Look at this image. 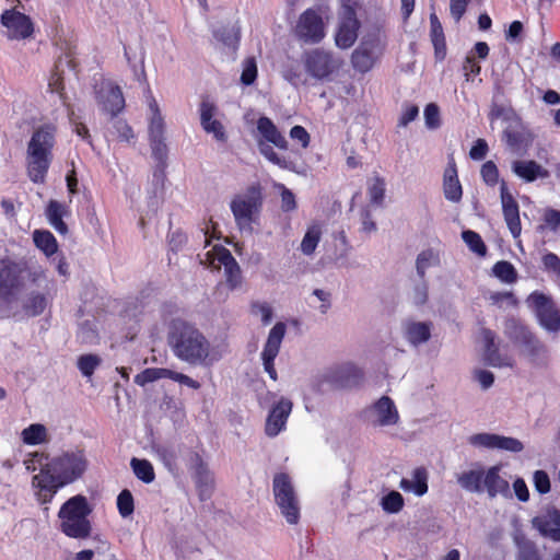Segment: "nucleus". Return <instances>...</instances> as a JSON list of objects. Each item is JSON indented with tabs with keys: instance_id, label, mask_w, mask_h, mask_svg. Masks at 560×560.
I'll use <instances>...</instances> for the list:
<instances>
[{
	"instance_id": "nucleus-1",
	"label": "nucleus",
	"mask_w": 560,
	"mask_h": 560,
	"mask_svg": "<svg viewBox=\"0 0 560 560\" xmlns=\"http://www.w3.org/2000/svg\"><path fill=\"white\" fill-rule=\"evenodd\" d=\"M167 342L174 355L190 365H208L211 363V343L207 337L191 323L183 319L172 320Z\"/></svg>"
},
{
	"instance_id": "nucleus-2",
	"label": "nucleus",
	"mask_w": 560,
	"mask_h": 560,
	"mask_svg": "<svg viewBox=\"0 0 560 560\" xmlns=\"http://www.w3.org/2000/svg\"><path fill=\"white\" fill-rule=\"evenodd\" d=\"M57 126L46 122L34 129L26 148V171L35 184H43L54 160Z\"/></svg>"
},
{
	"instance_id": "nucleus-3",
	"label": "nucleus",
	"mask_w": 560,
	"mask_h": 560,
	"mask_svg": "<svg viewBox=\"0 0 560 560\" xmlns=\"http://www.w3.org/2000/svg\"><path fill=\"white\" fill-rule=\"evenodd\" d=\"M88 467L83 451L67 452L47 463L34 477L39 490H58L79 479Z\"/></svg>"
},
{
	"instance_id": "nucleus-4",
	"label": "nucleus",
	"mask_w": 560,
	"mask_h": 560,
	"mask_svg": "<svg viewBox=\"0 0 560 560\" xmlns=\"http://www.w3.org/2000/svg\"><path fill=\"white\" fill-rule=\"evenodd\" d=\"M505 336L522 348L529 363L537 368H547L549 350L547 346L520 319L510 317L504 322Z\"/></svg>"
},
{
	"instance_id": "nucleus-5",
	"label": "nucleus",
	"mask_w": 560,
	"mask_h": 560,
	"mask_svg": "<svg viewBox=\"0 0 560 560\" xmlns=\"http://www.w3.org/2000/svg\"><path fill=\"white\" fill-rule=\"evenodd\" d=\"M24 287V268L9 258L0 259V318L8 319L15 315L12 304L18 301Z\"/></svg>"
},
{
	"instance_id": "nucleus-6",
	"label": "nucleus",
	"mask_w": 560,
	"mask_h": 560,
	"mask_svg": "<svg viewBox=\"0 0 560 560\" xmlns=\"http://www.w3.org/2000/svg\"><path fill=\"white\" fill-rule=\"evenodd\" d=\"M262 201V189L259 184H253L244 192L233 197L230 209L241 231L253 232V224L259 218Z\"/></svg>"
},
{
	"instance_id": "nucleus-7",
	"label": "nucleus",
	"mask_w": 560,
	"mask_h": 560,
	"mask_svg": "<svg viewBox=\"0 0 560 560\" xmlns=\"http://www.w3.org/2000/svg\"><path fill=\"white\" fill-rule=\"evenodd\" d=\"M362 9L361 0H340L335 44L340 49H348L358 39L361 22L358 12Z\"/></svg>"
},
{
	"instance_id": "nucleus-8",
	"label": "nucleus",
	"mask_w": 560,
	"mask_h": 560,
	"mask_svg": "<svg viewBox=\"0 0 560 560\" xmlns=\"http://www.w3.org/2000/svg\"><path fill=\"white\" fill-rule=\"evenodd\" d=\"M294 34L298 39L308 44H318L325 38L326 26L319 7L308 8L300 14Z\"/></svg>"
},
{
	"instance_id": "nucleus-9",
	"label": "nucleus",
	"mask_w": 560,
	"mask_h": 560,
	"mask_svg": "<svg viewBox=\"0 0 560 560\" xmlns=\"http://www.w3.org/2000/svg\"><path fill=\"white\" fill-rule=\"evenodd\" d=\"M302 61L305 71L316 80L328 79L339 68L334 54L323 48H313L304 51Z\"/></svg>"
},
{
	"instance_id": "nucleus-10",
	"label": "nucleus",
	"mask_w": 560,
	"mask_h": 560,
	"mask_svg": "<svg viewBox=\"0 0 560 560\" xmlns=\"http://www.w3.org/2000/svg\"><path fill=\"white\" fill-rule=\"evenodd\" d=\"M56 295L55 282L47 281L43 290L30 291L22 301V311L27 317L40 316L50 307Z\"/></svg>"
},
{
	"instance_id": "nucleus-11",
	"label": "nucleus",
	"mask_w": 560,
	"mask_h": 560,
	"mask_svg": "<svg viewBox=\"0 0 560 560\" xmlns=\"http://www.w3.org/2000/svg\"><path fill=\"white\" fill-rule=\"evenodd\" d=\"M95 100L103 112L116 117L125 108V97L119 85L114 82H102L95 89Z\"/></svg>"
},
{
	"instance_id": "nucleus-12",
	"label": "nucleus",
	"mask_w": 560,
	"mask_h": 560,
	"mask_svg": "<svg viewBox=\"0 0 560 560\" xmlns=\"http://www.w3.org/2000/svg\"><path fill=\"white\" fill-rule=\"evenodd\" d=\"M362 377V371L352 363L336 364L324 374V381L337 389L358 386Z\"/></svg>"
},
{
	"instance_id": "nucleus-13",
	"label": "nucleus",
	"mask_w": 560,
	"mask_h": 560,
	"mask_svg": "<svg viewBox=\"0 0 560 560\" xmlns=\"http://www.w3.org/2000/svg\"><path fill=\"white\" fill-rule=\"evenodd\" d=\"M219 108L208 96L202 97L199 104L200 126L206 133L219 142H226L228 135L224 125L217 118Z\"/></svg>"
},
{
	"instance_id": "nucleus-14",
	"label": "nucleus",
	"mask_w": 560,
	"mask_h": 560,
	"mask_svg": "<svg viewBox=\"0 0 560 560\" xmlns=\"http://www.w3.org/2000/svg\"><path fill=\"white\" fill-rule=\"evenodd\" d=\"M1 24L8 30L10 39H26L34 33L32 19L15 9L4 10L0 16Z\"/></svg>"
},
{
	"instance_id": "nucleus-15",
	"label": "nucleus",
	"mask_w": 560,
	"mask_h": 560,
	"mask_svg": "<svg viewBox=\"0 0 560 560\" xmlns=\"http://www.w3.org/2000/svg\"><path fill=\"white\" fill-rule=\"evenodd\" d=\"M528 301L535 307L539 323L544 328L550 331L560 330V313L549 296L535 291L529 295Z\"/></svg>"
},
{
	"instance_id": "nucleus-16",
	"label": "nucleus",
	"mask_w": 560,
	"mask_h": 560,
	"mask_svg": "<svg viewBox=\"0 0 560 560\" xmlns=\"http://www.w3.org/2000/svg\"><path fill=\"white\" fill-rule=\"evenodd\" d=\"M285 324L278 322L269 331L267 341L261 352L264 369L271 380L277 381L278 375L275 369V359L277 358L281 342L285 335Z\"/></svg>"
},
{
	"instance_id": "nucleus-17",
	"label": "nucleus",
	"mask_w": 560,
	"mask_h": 560,
	"mask_svg": "<svg viewBox=\"0 0 560 560\" xmlns=\"http://www.w3.org/2000/svg\"><path fill=\"white\" fill-rule=\"evenodd\" d=\"M469 443L476 447L501 450L512 453H520L524 450V445L520 440L494 433L474 434L469 438Z\"/></svg>"
},
{
	"instance_id": "nucleus-18",
	"label": "nucleus",
	"mask_w": 560,
	"mask_h": 560,
	"mask_svg": "<svg viewBox=\"0 0 560 560\" xmlns=\"http://www.w3.org/2000/svg\"><path fill=\"white\" fill-rule=\"evenodd\" d=\"M500 199L502 205V213L506 226L513 238H518L522 233V223L520 218V206L512 194L509 191L506 183L501 182Z\"/></svg>"
},
{
	"instance_id": "nucleus-19",
	"label": "nucleus",
	"mask_w": 560,
	"mask_h": 560,
	"mask_svg": "<svg viewBox=\"0 0 560 560\" xmlns=\"http://www.w3.org/2000/svg\"><path fill=\"white\" fill-rule=\"evenodd\" d=\"M443 194L446 200L458 203L463 198V187L458 178L456 161L453 154L448 155L443 172Z\"/></svg>"
},
{
	"instance_id": "nucleus-20",
	"label": "nucleus",
	"mask_w": 560,
	"mask_h": 560,
	"mask_svg": "<svg viewBox=\"0 0 560 560\" xmlns=\"http://www.w3.org/2000/svg\"><path fill=\"white\" fill-rule=\"evenodd\" d=\"M481 335L485 341V362L493 368H513V358L500 353L499 346L495 343V334L491 329L483 328Z\"/></svg>"
},
{
	"instance_id": "nucleus-21",
	"label": "nucleus",
	"mask_w": 560,
	"mask_h": 560,
	"mask_svg": "<svg viewBox=\"0 0 560 560\" xmlns=\"http://www.w3.org/2000/svg\"><path fill=\"white\" fill-rule=\"evenodd\" d=\"M280 515L289 525H296L301 517V501L296 492H273Z\"/></svg>"
},
{
	"instance_id": "nucleus-22",
	"label": "nucleus",
	"mask_w": 560,
	"mask_h": 560,
	"mask_svg": "<svg viewBox=\"0 0 560 560\" xmlns=\"http://www.w3.org/2000/svg\"><path fill=\"white\" fill-rule=\"evenodd\" d=\"M189 470L199 490H209L214 487V475L202 456L197 452L190 454Z\"/></svg>"
},
{
	"instance_id": "nucleus-23",
	"label": "nucleus",
	"mask_w": 560,
	"mask_h": 560,
	"mask_svg": "<svg viewBox=\"0 0 560 560\" xmlns=\"http://www.w3.org/2000/svg\"><path fill=\"white\" fill-rule=\"evenodd\" d=\"M292 410V402L289 399H281L275 405L267 418L265 431L268 436H276L284 428L287 419Z\"/></svg>"
},
{
	"instance_id": "nucleus-24",
	"label": "nucleus",
	"mask_w": 560,
	"mask_h": 560,
	"mask_svg": "<svg viewBox=\"0 0 560 560\" xmlns=\"http://www.w3.org/2000/svg\"><path fill=\"white\" fill-rule=\"evenodd\" d=\"M512 172L526 183L538 178H548L550 173L535 160H516L512 162Z\"/></svg>"
},
{
	"instance_id": "nucleus-25",
	"label": "nucleus",
	"mask_w": 560,
	"mask_h": 560,
	"mask_svg": "<svg viewBox=\"0 0 560 560\" xmlns=\"http://www.w3.org/2000/svg\"><path fill=\"white\" fill-rule=\"evenodd\" d=\"M61 518V530L72 538H86L91 533V524L86 517L77 515H59Z\"/></svg>"
},
{
	"instance_id": "nucleus-26",
	"label": "nucleus",
	"mask_w": 560,
	"mask_h": 560,
	"mask_svg": "<svg viewBox=\"0 0 560 560\" xmlns=\"http://www.w3.org/2000/svg\"><path fill=\"white\" fill-rule=\"evenodd\" d=\"M257 130L267 142L272 143L276 148L280 150L288 149L289 143L285 137L269 117L261 116L258 118Z\"/></svg>"
},
{
	"instance_id": "nucleus-27",
	"label": "nucleus",
	"mask_w": 560,
	"mask_h": 560,
	"mask_svg": "<svg viewBox=\"0 0 560 560\" xmlns=\"http://www.w3.org/2000/svg\"><path fill=\"white\" fill-rule=\"evenodd\" d=\"M46 217L50 225L61 235L68 233V225L62 218L70 213L69 207L57 200H50L46 207Z\"/></svg>"
},
{
	"instance_id": "nucleus-28",
	"label": "nucleus",
	"mask_w": 560,
	"mask_h": 560,
	"mask_svg": "<svg viewBox=\"0 0 560 560\" xmlns=\"http://www.w3.org/2000/svg\"><path fill=\"white\" fill-rule=\"evenodd\" d=\"M374 411L377 416V424L382 427L396 424L399 419L394 401L388 396H382L374 404Z\"/></svg>"
},
{
	"instance_id": "nucleus-29",
	"label": "nucleus",
	"mask_w": 560,
	"mask_h": 560,
	"mask_svg": "<svg viewBox=\"0 0 560 560\" xmlns=\"http://www.w3.org/2000/svg\"><path fill=\"white\" fill-rule=\"evenodd\" d=\"M430 37L436 59H444L446 55V42L443 26L435 13L430 14Z\"/></svg>"
},
{
	"instance_id": "nucleus-30",
	"label": "nucleus",
	"mask_w": 560,
	"mask_h": 560,
	"mask_svg": "<svg viewBox=\"0 0 560 560\" xmlns=\"http://www.w3.org/2000/svg\"><path fill=\"white\" fill-rule=\"evenodd\" d=\"M431 326L427 322H408L405 328L407 340L413 346L427 342L431 337Z\"/></svg>"
},
{
	"instance_id": "nucleus-31",
	"label": "nucleus",
	"mask_w": 560,
	"mask_h": 560,
	"mask_svg": "<svg viewBox=\"0 0 560 560\" xmlns=\"http://www.w3.org/2000/svg\"><path fill=\"white\" fill-rule=\"evenodd\" d=\"M149 142L152 151V156L156 161L154 176L164 178L168 156V149L165 142V138L149 140Z\"/></svg>"
},
{
	"instance_id": "nucleus-32",
	"label": "nucleus",
	"mask_w": 560,
	"mask_h": 560,
	"mask_svg": "<svg viewBox=\"0 0 560 560\" xmlns=\"http://www.w3.org/2000/svg\"><path fill=\"white\" fill-rule=\"evenodd\" d=\"M514 542L517 548V560H541L537 545L524 536L516 535Z\"/></svg>"
},
{
	"instance_id": "nucleus-33",
	"label": "nucleus",
	"mask_w": 560,
	"mask_h": 560,
	"mask_svg": "<svg viewBox=\"0 0 560 560\" xmlns=\"http://www.w3.org/2000/svg\"><path fill=\"white\" fill-rule=\"evenodd\" d=\"M33 240L37 248H39L46 256L50 257L58 250V243L50 231L35 230Z\"/></svg>"
},
{
	"instance_id": "nucleus-34",
	"label": "nucleus",
	"mask_w": 560,
	"mask_h": 560,
	"mask_svg": "<svg viewBox=\"0 0 560 560\" xmlns=\"http://www.w3.org/2000/svg\"><path fill=\"white\" fill-rule=\"evenodd\" d=\"M91 509L86 499L82 495H75L68 500L60 509L59 515H77L79 517H86Z\"/></svg>"
},
{
	"instance_id": "nucleus-35",
	"label": "nucleus",
	"mask_w": 560,
	"mask_h": 560,
	"mask_svg": "<svg viewBox=\"0 0 560 560\" xmlns=\"http://www.w3.org/2000/svg\"><path fill=\"white\" fill-rule=\"evenodd\" d=\"M375 59L371 50L359 47L351 55L353 68L362 73L370 71L374 66Z\"/></svg>"
},
{
	"instance_id": "nucleus-36",
	"label": "nucleus",
	"mask_w": 560,
	"mask_h": 560,
	"mask_svg": "<svg viewBox=\"0 0 560 560\" xmlns=\"http://www.w3.org/2000/svg\"><path fill=\"white\" fill-rule=\"evenodd\" d=\"M492 273L501 282L508 284L516 282L518 278V273L515 267L508 260L497 261L492 267Z\"/></svg>"
},
{
	"instance_id": "nucleus-37",
	"label": "nucleus",
	"mask_w": 560,
	"mask_h": 560,
	"mask_svg": "<svg viewBox=\"0 0 560 560\" xmlns=\"http://www.w3.org/2000/svg\"><path fill=\"white\" fill-rule=\"evenodd\" d=\"M150 108L152 110V117L149 124V140L163 139L165 129L164 119L154 100L150 103Z\"/></svg>"
},
{
	"instance_id": "nucleus-38",
	"label": "nucleus",
	"mask_w": 560,
	"mask_h": 560,
	"mask_svg": "<svg viewBox=\"0 0 560 560\" xmlns=\"http://www.w3.org/2000/svg\"><path fill=\"white\" fill-rule=\"evenodd\" d=\"M322 237V229L318 224L308 226L304 237L301 242V250L304 255L310 256L314 254Z\"/></svg>"
},
{
	"instance_id": "nucleus-39",
	"label": "nucleus",
	"mask_w": 560,
	"mask_h": 560,
	"mask_svg": "<svg viewBox=\"0 0 560 560\" xmlns=\"http://www.w3.org/2000/svg\"><path fill=\"white\" fill-rule=\"evenodd\" d=\"M170 369L148 368L135 376V383L144 386L161 378H170Z\"/></svg>"
},
{
	"instance_id": "nucleus-40",
	"label": "nucleus",
	"mask_w": 560,
	"mask_h": 560,
	"mask_svg": "<svg viewBox=\"0 0 560 560\" xmlns=\"http://www.w3.org/2000/svg\"><path fill=\"white\" fill-rule=\"evenodd\" d=\"M534 524L542 536L549 537L555 541H560V515L544 521L535 518Z\"/></svg>"
},
{
	"instance_id": "nucleus-41",
	"label": "nucleus",
	"mask_w": 560,
	"mask_h": 560,
	"mask_svg": "<svg viewBox=\"0 0 560 560\" xmlns=\"http://www.w3.org/2000/svg\"><path fill=\"white\" fill-rule=\"evenodd\" d=\"M500 467L493 466L483 472L482 483L487 490H509V481L500 476Z\"/></svg>"
},
{
	"instance_id": "nucleus-42",
	"label": "nucleus",
	"mask_w": 560,
	"mask_h": 560,
	"mask_svg": "<svg viewBox=\"0 0 560 560\" xmlns=\"http://www.w3.org/2000/svg\"><path fill=\"white\" fill-rule=\"evenodd\" d=\"M47 439V430L45 425L34 423L22 431V440L27 445L42 444Z\"/></svg>"
},
{
	"instance_id": "nucleus-43",
	"label": "nucleus",
	"mask_w": 560,
	"mask_h": 560,
	"mask_svg": "<svg viewBox=\"0 0 560 560\" xmlns=\"http://www.w3.org/2000/svg\"><path fill=\"white\" fill-rule=\"evenodd\" d=\"M400 487L404 490H428V472L424 467H418L413 470V479L402 478Z\"/></svg>"
},
{
	"instance_id": "nucleus-44",
	"label": "nucleus",
	"mask_w": 560,
	"mask_h": 560,
	"mask_svg": "<svg viewBox=\"0 0 560 560\" xmlns=\"http://www.w3.org/2000/svg\"><path fill=\"white\" fill-rule=\"evenodd\" d=\"M462 237L472 253L481 257L486 256L487 246L477 232L471 230L464 231Z\"/></svg>"
},
{
	"instance_id": "nucleus-45",
	"label": "nucleus",
	"mask_w": 560,
	"mask_h": 560,
	"mask_svg": "<svg viewBox=\"0 0 560 560\" xmlns=\"http://www.w3.org/2000/svg\"><path fill=\"white\" fill-rule=\"evenodd\" d=\"M131 467L135 475L143 482H151L154 479V470L151 463L147 459L132 458Z\"/></svg>"
},
{
	"instance_id": "nucleus-46",
	"label": "nucleus",
	"mask_w": 560,
	"mask_h": 560,
	"mask_svg": "<svg viewBox=\"0 0 560 560\" xmlns=\"http://www.w3.org/2000/svg\"><path fill=\"white\" fill-rule=\"evenodd\" d=\"M258 74L257 62L255 57H247L242 63L241 82L244 85L253 84Z\"/></svg>"
},
{
	"instance_id": "nucleus-47",
	"label": "nucleus",
	"mask_w": 560,
	"mask_h": 560,
	"mask_svg": "<svg viewBox=\"0 0 560 560\" xmlns=\"http://www.w3.org/2000/svg\"><path fill=\"white\" fill-rule=\"evenodd\" d=\"M480 176L487 186L494 187L499 183V168L493 161H487L481 165Z\"/></svg>"
},
{
	"instance_id": "nucleus-48",
	"label": "nucleus",
	"mask_w": 560,
	"mask_h": 560,
	"mask_svg": "<svg viewBox=\"0 0 560 560\" xmlns=\"http://www.w3.org/2000/svg\"><path fill=\"white\" fill-rule=\"evenodd\" d=\"M381 505L387 513H398L404 506V499L400 492H388L382 498Z\"/></svg>"
},
{
	"instance_id": "nucleus-49",
	"label": "nucleus",
	"mask_w": 560,
	"mask_h": 560,
	"mask_svg": "<svg viewBox=\"0 0 560 560\" xmlns=\"http://www.w3.org/2000/svg\"><path fill=\"white\" fill-rule=\"evenodd\" d=\"M100 364L101 359L96 354H83L78 359V369L88 377L93 375Z\"/></svg>"
},
{
	"instance_id": "nucleus-50",
	"label": "nucleus",
	"mask_w": 560,
	"mask_h": 560,
	"mask_svg": "<svg viewBox=\"0 0 560 560\" xmlns=\"http://www.w3.org/2000/svg\"><path fill=\"white\" fill-rule=\"evenodd\" d=\"M489 301L491 304L500 308H502L504 304L512 307H516L518 305V300L511 291L491 292L489 295Z\"/></svg>"
},
{
	"instance_id": "nucleus-51",
	"label": "nucleus",
	"mask_w": 560,
	"mask_h": 560,
	"mask_svg": "<svg viewBox=\"0 0 560 560\" xmlns=\"http://www.w3.org/2000/svg\"><path fill=\"white\" fill-rule=\"evenodd\" d=\"M369 196L372 203L382 205L385 197V180L380 176L373 178L369 186Z\"/></svg>"
},
{
	"instance_id": "nucleus-52",
	"label": "nucleus",
	"mask_w": 560,
	"mask_h": 560,
	"mask_svg": "<svg viewBox=\"0 0 560 560\" xmlns=\"http://www.w3.org/2000/svg\"><path fill=\"white\" fill-rule=\"evenodd\" d=\"M483 471L470 470L464 472L459 477V482L464 488H472V490H481Z\"/></svg>"
},
{
	"instance_id": "nucleus-53",
	"label": "nucleus",
	"mask_w": 560,
	"mask_h": 560,
	"mask_svg": "<svg viewBox=\"0 0 560 560\" xmlns=\"http://www.w3.org/2000/svg\"><path fill=\"white\" fill-rule=\"evenodd\" d=\"M260 153L272 164L284 170H293V163L280 156L270 145L260 147Z\"/></svg>"
},
{
	"instance_id": "nucleus-54",
	"label": "nucleus",
	"mask_w": 560,
	"mask_h": 560,
	"mask_svg": "<svg viewBox=\"0 0 560 560\" xmlns=\"http://www.w3.org/2000/svg\"><path fill=\"white\" fill-rule=\"evenodd\" d=\"M438 261V256L434 254L432 249L422 250L416 261V268L418 275L423 278L427 268H429L433 262Z\"/></svg>"
},
{
	"instance_id": "nucleus-55",
	"label": "nucleus",
	"mask_w": 560,
	"mask_h": 560,
	"mask_svg": "<svg viewBox=\"0 0 560 560\" xmlns=\"http://www.w3.org/2000/svg\"><path fill=\"white\" fill-rule=\"evenodd\" d=\"M226 284L231 290L236 289L242 283V271L237 261H233L229 267L224 268Z\"/></svg>"
},
{
	"instance_id": "nucleus-56",
	"label": "nucleus",
	"mask_w": 560,
	"mask_h": 560,
	"mask_svg": "<svg viewBox=\"0 0 560 560\" xmlns=\"http://www.w3.org/2000/svg\"><path fill=\"white\" fill-rule=\"evenodd\" d=\"M117 508L119 511V514L122 517H128L133 513L135 510V503L133 498L131 495V492H119L117 498Z\"/></svg>"
},
{
	"instance_id": "nucleus-57",
	"label": "nucleus",
	"mask_w": 560,
	"mask_h": 560,
	"mask_svg": "<svg viewBox=\"0 0 560 560\" xmlns=\"http://www.w3.org/2000/svg\"><path fill=\"white\" fill-rule=\"evenodd\" d=\"M114 129L117 133V138L121 142H130L135 139V132L126 120L118 119L114 122Z\"/></svg>"
},
{
	"instance_id": "nucleus-58",
	"label": "nucleus",
	"mask_w": 560,
	"mask_h": 560,
	"mask_svg": "<svg viewBox=\"0 0 560 560\" xmlns=\"http://www.w3.org/2000/svg\"><path fill=\"white\" fill-rule=\"evenodd\" d=\"M489 152V145L485 139H477L469 150V158L474 161H480L486 158Z\"/></svg>"
},
{
	"instance_id": "nucleus-59",
	"label": "nucleus",
	"mask_w": 560,
	"mask_h": 560,
	"mask_svg": "<svg viewBox=\"0 0 560 560\" xmlns=\"http://www.w3.org/2000/svg\"><path fill=\"white\" fill-rule=\"evenodd\" d=\"M470 0H450V13L458 23L467 11Z\"/></svg>"
},
{
	"instance_id": "nucleus-60",
	"label": "nucleus",
	"mask_w": 560,
	"mask_h": 560,
	"mask_svg": "<svg viewBox=\"0 0 560 560\" xmlns=\"http://www.w3.org/2000/svg\"><path fill=\"white\" fill-rule=\"evenodd\" d=\"M545 226L556 232L560 228V210L548 208L542 215Z\"/></svg>"
},
{
	"instance_id": "nucleus-61",
	"label": "nucleus",
	"mask_w": 560,
	"mask_h": 560,
	"mask_svg": "<svg viewBox=\"0 0 560 560\" xmlns=\"http://www.w3.org/2000/svg\"><path fill=\"white\" fill-rule=\"evenodd\" d=\"M290 137L292 140L300 142L303 149L308 148L311 142V136L303 126H293L290 130Z\"/></svg>"
},
{
	"instance_id": "nucleus-62",
	"label": "nucleus",
	"mask_w": 560,
	"mask_h": 560,
	"mask_svg": "<svg viewBox=\"0 0 560 560\" xmlns=\"http://www.w3.org/2000/svg\"><path fill=\"white\" fill-rule=\"evenodd\" d=\"M425 124L430 128L440 126V110L436 104L430 103L424 108Z\"/></svg>"
},
{
	"instance_id": "nucleus-63",
	"label": "nucleus",
	"mask_w": 560,
	"mask_h": 560,
	"mask_svg": "<svg viewBox=\"0 0 560 560\" xmlns=\"http://www.w3.org/2000/svg\"><path fill=\"white\" fill-rule=\"evenodd\" d=\"M419 115V107L413 104H406L400 115L398 126L406 127L409 122L413 121Z\"/></svg>"
},
{
	"instance_id": "nucleus-64",
	"label": "nucleus",
	"mask_w": 560,
	"mask_h": 560,
	"mask_svg": "<svg viewBox=\"0 0 560 560\" xmlns=\"http://www.w3.org/2000/svg\"><path fill=\"white\" fill-rule=\"evenodd\" d=\"M545 270L560 276V258L555 253H547L542 256Z\"/></svg>"
}]
</instances>
